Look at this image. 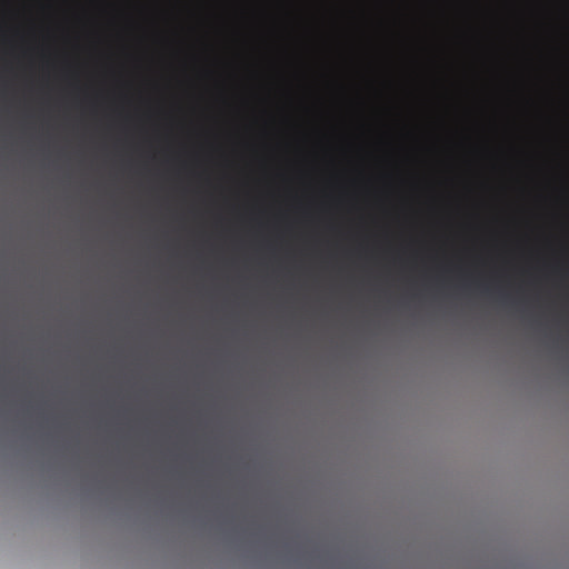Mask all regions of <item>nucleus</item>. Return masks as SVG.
<instances>
[{
	"label": "nucleus",
	"instance_id": "2",
	"mask_svg": "<svg viewBox=\"0 0 569 569\" xmlns=\"http://www.w3.org/2000/svg\"><path fill=\"white\" fill-rule=\"evenodd\" d=\"M327 91V0H322V92Z\"/></svg>",
	"mask_w": 569,
	"mask_h": 569
},
{
	"label": "nucleus",
	"instance_id": "6",
	"mask_svg": "<svg viewBox=\"0 0 569 569\" xmlns=\"http://www.w3.org/2000/svg\"><path fill=\"white\" fill-rule=\"evenodd\" d=\"M321 303H325V296H321Z\"/></svg>",
	"mask_w": 569,
	"mask_h": 569
},
{
	"label": "nucleus",
	"instance_id": "5",
	"mask_svg": "<svg viewBox=\"0 0 569 569\" xmlns=\"http://www.w3.org/2000/svg\"><path fill=\"white\" fill-rule=\"evenodd\" d=\"M321 303H325V296H321Z\"/></svg>",
	"mask_w": 569,
	"mask_h": 569
},
{
	"label": "nucleus",
	"instance_id": "1",
	"mask_svg": "<svg viewBox=\"0 0 569 569\" xmlns=\"http://www.w3.org/2000/svg\"><path fill=\"white\" fill-rule=\"evenodd\" d=\"M312 119H320V0H313Z\"/></svg>",
	"mask_w": 569,
	"mask_h": 569
},
{
	"label": "nucleus",
	"instance_id": "4",
	"mask_svg": "<svg viewBox=\"0 0 569 569\" xmlns=\"http://www.w3.org/2000/svg\"><path fill=\"white\" fill-rule=\"evenodd\" d=\"M321 303H325V296H321Z\"/></svg>",
	"mask_w": 569,
	"mask_h": 569
},
{
	"label": "nucleus",
	"instance_id": "3",
	"mask_svg": "<svg viewBox=\"0 0 569 569\" xmlns=\"http://www.w3.org/2000/svg\"><path fill=\"white\" fill-rule=\"evenodd\" d=\"M326 93H322V214L325 213V167H326V142H327V133H326V124H327V108H326ZM321 279H325V276H321Z\"/></svg>",
	"mask_w": 569,
	"mask_h": 569
}]
</instances>
